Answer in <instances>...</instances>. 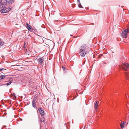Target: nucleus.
Wrapping results in <instances>:
<instances>
[{
	"label": "nucleus",
	"mask_w": 129,
	"mask_h": 129,
	"mask_svg": "<svg viewBox=\"0 0 129 129\" xmlns=\"http://www.w3.org/2000/svg\"><path fill=\"white\" fill-rule=\"evenodd\" d=\"M78 3V7L80 8H83V7L81 5L80 3V1L79 0V2H77Z\"/></svg>",
	"instance_id": "nucleus-13"
},
{
	"label": "nucleus",
	"mask_w": 129,
	"mask_h": 129,
	"mask_svg": "<svg viewBox=\"0 0 129 129\" xmlns=\"http://www.w3.org/2000/svg\"><path fill=\"white\" fill-rule=\"evenodd\" d=\"M26 27L29 26L30 25L27 23H26Z\"/></svg>",
	"instance_id": "nucleus-24"
},
{
	"label": "nucleus",
	"mask_w": 129,
	"mask_h": 129,
	"mask_svg": "<svg viewBox=\"0 0 129 129\" xmlns=\"http://www.w3.org/2000/svg\"><path fill=\"white\" fill-rule=\"evenodd\" d=\"M3 9H2L1 10V12L3 13H7L8 12V11L7 10V7H4L3 8Z\"/></svg>",
	"instance_id": "nucleus-7"
},
{
	"label": "nucleus",
	"mask_w": 129,
	"mask_h": 129,
	"mask_svg": "<svg viewBox=\"0 0 129 129\" xmlns=\"http://www.w3.org/2000/svg\"><path fill=\"white\" fill-rule=\"evenodd\" d=\"M88 48L86 45H82L80 47L79 50V53L82 57H84L86 54V52Z\"/></svg>",
	"instance_id": "nucleus-1"
},
{
	"label": "nucleus",
	"mask_w": 129,
	"mask_h": 129,
	"mask_svg": "<svg viewBox=\"0 0 129 129\" xmlns=\"http://www.w3.org/2000/svg\"><path fill=\"white\" fill-rule=\"evenodd\" d=\"M25 42H24V46H23V47L25 48H26V47H25Z\"/></svg>",
	"instance_id": "nucleus-26"
},
{
	"label": "nucleus",
	"mask_w": 129,
	"mask_h": 129,
	"mask_svg": "<svg viewBox=\"0 0 129 129\" xmlns=\"http://www.w3.org/2000/svg\"><path fill=\"white\" fill-rule=\"evenodd\" d=\"M95 104V109H97V107L98 106V102L97 101H95L94 103Z\"/></svg>",
	"instance_id": "nucleus-12"
},
{
	"label": "nucleus",
	"mask_w": 129,
	"mask_h": 129,
	"mask_svg": "<svg viewBox=\"0 0 129 129\" xmlns=\"http://www.w3.org/2000/svg\"><path fill=\"white\" fill-rule=\"evenodd\" d=\"M4 42L3 41L0 40V46H2L3 45Z\"/></svg>",
	"instance_id": "nucleus-15"
},
{
	"label": "nucleus",
	"mask_w": 129,
	"mask_h": 129,
	"mask_svg": "<svg viewBox=\"0 0 129 129\" xmlns=\"http://www.w3.org/2000/svg\"><path fill=\"white\" fill-rule=\"evenodd\" d=\"M6 69H5L4 68H0V71L5 70H6Z\"/></svg>",
	"instance_id": "nucleus-21"
},
{
	"label": "nucleus",
	"mask_w": 129,
	"mask_h": 129,
	"mask_svg": "<svg viewBox=\"0 0 129 129\" xmlns=\"http://www.w3.org/2000/svg\"><path fill=\"white\" fill-rule=\"evenodd\" d=\"M19 120H18V119H17V124H19Z\"/></svg>",
	"instance_id": "nucleus-25"
},
{
	"label": "nucleus",
	"mask_w": 129,
	"mask_h": 129,
	"mask_svg": "<svg viewBox=\"0 0 129 129\" xmlns=\"http://www.w3.org/2000/svg\"><path fill=\"white\" fill-rule=\"evenodd\" d=\"M13 0H6L4 1V5H6L7 4H9L13 2Z\"/></svg>",
	"instance_id": "nucleus-4"
},
{
	"label": "nucleus",
	"mask_w": 129,
	"mask_h": 129,
	"mask_svg": "<svg viewBox=\"0 0 129 129\" xmlns=\"http://www.w3.org/2000/svg\"><path fill=\"white\" fill-rule=\"evenodd\" d=\"M15 93H13V95L14 96V97L16 98V96H15Z\"/></svg>",
	"instance_id": "nucleus-23"
},
{
	"label": "nucleus",
	"mask_w": 129,
	"mask_h": 129,
	"mask_svg": "<svg viewBox=\"0 0 129 129\" xmlns=\"http://www.w3.org/2000/svg\"><path fill=\"white\" fill-rule=\"evenodd\" d=\"M32 106L35 108H36V106L34 103H32Z\"/></svg>",
	"instance_id": "nucleus-18"
},
{
	"label": "nucleus",
	"mask_w": 129,
	"mask_h": 129,
	"mask_svg": "<svg viewBox=\"0 0 129 129\" xmlns=\"http://www.w3.org/2000/svg\"><path fill=\"white\" fill-rule=\"evenodd\" d=\"M77 2H79V0H77Z\"/></svg>",
	"instance_id": "nucleus-29"
},
{
	"label": "nucleus",
	"mask_w": 129,
	"mask_h": 129,
	"mask_svg": "<svg viewBox=\"0 0 129 129\" xmlns=\"http://www.w3.org/2000/svg\"><path fill=\"white\" fill-rule=\"evenodd\" d=\"M125 76L127 78V79H128V78H129V76H128V73H125Z\"/></svg>",
	"instance_id": "nucleus-17"
},
{
	"label": "nucleus",
	"mask_w": 129,
	"mask_h": 129,
	"mask_svg": "<svg viewBox=\"0 0 129 129\" xmlns=\"http://www.w3.org/2000/svg\"><path fill=\"white\" fill-rule=\"evenodd\" d=\"M62 69L64 71H65V70H66L65 67L63 66H62Z\"/></svg>",
	"instance_id": "nucleus-22"
},
{
	"label": "nucleus",
	"mask_w": 129,
	"mask_h": 129,
	"mask_svg": "<svg viewBox=\"0 0 129 129\" xmlns=\"http://www.w3.org/2000/svg\"><path fill=\"white\" fill-rule=\"evenodd\" d=\"M123 123L122 122L120 124V125L121 127V128H123L124 127V126L125 124V122L124 121H123Z\"/></svg>",
	"instance_id": "nucleus-11"
},
{
	"label": "nucleus",
	"mask_w": 129,
	"mask_h": 129,
	"mask_svg": "<svg viewBox=\"0 0 129 129\" xmlns=\"http://www.w3.org/2000/svg\"><path fill=\"white\" fill-rule=\"evenodd\" d=\"M38 110L39 111L40 114L42 116H44V111L41 108H39L38 109Z\"/></svg>",
	"instance_id": "nucleus-6"
},
{
	"label": "nucleus",
	"mask_w": 129,
	"mask_h": 129,
	"mask_svg": "<svg viewBox=\"0 0 129 129\" xmlns=\"http://www.w3.org/2000/svg\"><path fill=\"white\" fill-rule=\"evenodd\" d=\"M127 33H129V28L125 29L121 34V36L123 38H127Z\"/></svg>",
	"instance_id": "nucleus-2"
},
{
	"label": "nucleus",
	"mask_w": 129,
	"mask_h": 129,
	"mask_svg": "<svg viewBox=\"0 0 129 129\" xmlns=\"http://www.w3.org/2000/svg\"><path fill=\"white\" fill-rule=\"evenodd\" d=\"M70 36H73V35H70Z\"/></svg>",
	"instance_id": "nucleus-30"
},
{
	"label": "nucleus",
	"mask_w": 129,
	"mask_h": 129,
	"mask_svg": "<svg viewBox=\"0 0 129 129\" xmlns=\"http://www.w3.org/2000/svg\"><path fill=\"white\" fill-rule=\"evenodd\" d=\"M4 6V3H2V0H0V7L1 8H3Z\"/></svg>",
	"instance_id": "nucleus-10"
},
{
	"label": "nucleus",
	"mask_w": 129,
	"mask_h": 129,
	"mask_svg": "<svg viewBox=\"0 0 129 129\" xmlns=\"http://www.w3.org/2000/svg\"><path fill=\"white\" fill-rule=\"evenodd\" d=\"M20 120L21 121H22V119L21 118H20Z\"/></svg>",
	"instance_id": "nucleus-27"
},
{
	"label": "nucleus",
	"mask_w": 129,
	"mask_h": 129,
	"mask_svg": "<svg viewBox=\"0 0 129 129\" xmlns=\"http://www.w3.org/2000/svg\"><path fill=\"white\" fill-rule=\"evenodd\" d=\"M36 100L34 98L32 102V103H36Z\"/></svg>",
	"instance_id": "nucleus-20"
},
{
	"label": "nucleus",
	"mask_w": 129,
	"mask_h": 129,
	"mask_svg": "<svg viewBox=\"0 0 129 129\" xmlns=\"http://www.w3.org/2000/svg\"><path fill=\"white\" fill-rule=\"evenodd\" d=\"M44 58L43 57L39 58L38 60V62L40 65H42V64Z\"/></svg>",
	"instance_id": "nucleus-5"
},
{
	"label": "nucleus",
	"mask_w": 129,
	"mask_h": 129,
	"mask_svg": "<svg viewBox=\"0 0 129 129\" xmlns=\"http://www.w3.org/2000/svg\"><path fill=\"white\" fill-rule=\"evenodd\" d=\"M41 120L42 122H43L44 121V118L42 116L41 117Z\"/></svg>",
	"instance_id": "nucleus-16"
},
{
	"label": "nucleus",
	"mask_w": 129,
	"mask_h": 129,
	"mask_svg": "<svg viewBox=\"0 0 129 129\" xmlns=\"http://www.w3.org/2000/svg\"><path fill=\"white\" fill-rule=\"evenodd\" d=\"M122 69L126 71L127 69L129 68V64L126 63H124V64L122 66Z\"/></svg>",
	"instance_id": "nucleus-3"
},
{
	"label": "nucleus",
	"mask_w": 129,
	"mask_h": 129,
	"mask_svg": "<svg viewBox=\"0 0 129 129\" xmlns=\"http://www.w3.org/2000/svg\"><path fill=\"white\" fill-rule=\"evenodd\" d=\"M6 76L4 75H1L0 76V77L1 79H3L5 78Z\"/></svg>",
	"instance_id": "nucleus-14"
},
{
	"label": "nucleus",
	"mask_w": 129,
	"mask_h": 129,
	"mask_svg": "<svg viewBox=\"0 0 129 129\" xmlns=\"http://www.w3.org/2000/svg\"><path fill=\"white\" fill-rule=\"evenodd\" d=\"M2 80V79H1V78H0V82H1V81Z\"/></svg>",
	"instance_id": "nucleus-28"
},
{
	"label": "nucleus",
	"mask_w": 129,
	"mask_h": 129,
	"mask_svg": "<svg viewBox=\"0 0 129 129\" xmlns=\"http://www.w3.org/2000/svg\"><path fill=\"white\" fill-rule=\"evenodd\" d=\"M9 80V82L7 83L6 84H3V85H6L7 86H8V85L11 84L12 82V80L11 79H10Z\"/></svg>",
	"instance_id": "nucleus-8"
},
{
	"label": "nucleus",
	"mask_w": 129,
	"mask_h": 129,
	"mask_svg": "<svg viewBox=\"0 0 129 129\" xmlns=\"http://www.w3.org/2000/svg\"><path fill=\"white\" fill-rule=\"evenodd\" d=\"M27 28L28 30L30 31H32L33 30V29L32 27L30 25L29 26L27 27Z\"/></svg>",
	"instance_id": "nucleus-9"
},
{
	"label": "nucleus",
	"mask_w": 129,
	"mask_h": 129,
	"mask_svg": "<svg viewBox=\"0 0 129 129\" xmlns=\"http://www.w3.org/2000/svg\"><path fill=\"white\" fill-rule=\"evenodd\" d=\"M11 10V9L9 7L7 8V10L8 11V12Z\"/></svg>",
	"instance_id": "nucleus-19"
}]
</instances>
